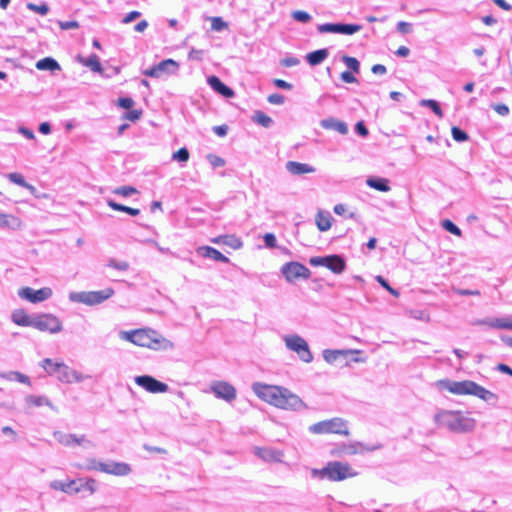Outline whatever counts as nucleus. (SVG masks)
<instances>
[{
	"label": "nucleus",
	"mask_w": 512,
	"mask_h": 512,
	"mask_svg": "<svg viewBox=\"0 0 512 512\" xmlns=\"http://www.w3.org/2000/svg\"><path fill=\"white\" fill-rule=\"evenodd\" d=\"M252 389L262 401L279 409L300 410L306 408L302 399L285 387L254 383Z\"/></svg>",
	"instance_id": "1"
},
{
	"label": "nucleus",
	"mask_w": 512,
	"mask_h": 512,
	"mask_svg": "<svg viewBox=\"0 0 512 512\" xmlns=\"http://www.w3.org/2000/svg\"><path fill=\"white\" fill-rule=\"evenodd\" d=\"M252 389L262 401L279 409L300 410L306 408L302 399L285 387L254 383Z\"/></svg>",
	"instance_id": "2"
},
{
	"label": "nucleus",
	"mask_w": 512,
	"mask_h": 512,
	"mask_svg": "<svg viewBox=\"0 0 512 512\" xmlns=\"http://www.w3.org/2000/svg\"><path fill=\"white\" fill-rule=\"evenodd\" d=\"M122 338L137 346L153 350H166L173 346L168 339L150 328L123 332Z\"/></svg>",
	"instance_id": "3"
},
{
	"label": "nucleus",
	"mask_w": 512,
	"mask_h": 512,
	"mask_svg": "<svg viewBox=\"0 0 512 512\" xmlns=\"http://www.w3.org/2000/svg\"><path fill=\"white\" fill-rule=\"evenodd\" d=\"M435 423L454 432H469L475 427V420L470 413L462 411L442 410L434 417Z\"/></svg>",
	"instance_id": "4"
},
{
	"label": "nucleus",
	"mask_w": 512,
	"mask_h": 512,
	"mask_svg": "<svg viewBox=\"0 0 512 512\" xmlns=\"http://www.w3.org/2000/svg\"><path fill=\"white\" fill-rule=\"evenodd\" d=\"M312 475L319 479H329L333 482L343 481L347 478L357 476V472L353 470L349 463L332 461L322 469H313Z\"/></svg>",
	"instance_id": "5"
},
{
	"label": "nucleus",
	"mask_w": 512,
	"mask_h": 512,
	"mask_svg": "<svg viewBox=\"0 0 512 512\" xmlns=\"http://www.w3.org/2000/svg\"><path fill=\"white\" fill-rule=\"evenodd\" d=\"M444 386L450 393L455 395H473L484 401L497 398L494 393L471 380L446 381L444 382Z\"/></svg>",
	"instance_id": "6"
},
{
	"label": "nucleus",
	"mask_w": 512,
	"mask_h": 512,
	"mask_svg": "<svg viewBox=\"0 0 512 512\" xmlns=\"http://www.w3.org/2000/svg\"><path fill=\"white\" fill-rule=\"evenodd\" d=\"M361 350L347 349V350H332L327 349L323 351V358L329 364H341L343 366L349 365L351 362H364L365 358L360 357Z\"/></svg>",
	"instance_id": "7"
},
{
	"label": "nucleus",
	"mask_w": 512,
	"mask_h": 512,
	"mask_svg": "<svg viewBox=\"0 0 512 512\" xmlns=\"http://www.w3.org/2000/svg\"><path fill=\"white\" fill-rule=\"evenodd\" d=\"M309 431L313 434L349 435V428L346 421L338 417L317 422L309 427Z\"/></svg>",
	"instance_id": "8"
},
{
	"label": "nucleus",
	"mask_w": 512,
	"mask_h": 512,
	"mask_svg": "<svg viewBox=\"0 0 512 512\" xmlns=\"http://www.w3.org/2000/svg\"><path fill=\"white\" fill-rule=\"evenodd\" d=\"M309 264L313 267H325L334 274H341L346 269L345 259L336 254L311 257Z\"/></svg>",
	"instance_id": "9"
},
{
	"label": "nucleus",
	"mask_w": 512,
	"mask_h": 512,
	"mask_svg": "<svg viewBox=\"0 0 512 512\" xmlns=\"http://www.w3.org/2000/svg\"><path fill=\"white\" fill-rule=\"evenodd\" d=\"M88 468L115 476H126L131 472L130 465L125 462L104 463L92 460Z\"/></svg>",
	"instance_id": "10"
},
{
	"label": "nucleus",
	"mask_w": 512,
	"mask_h": 512,
	"mask_svg": "<svg viewBox=\"0 0 512 512\" xmlns=\"http://www.w3.org/2000/svg\"><path fill=\"white\" fill-rule=\"evenodd\" d=\"M281 272L288 282H294L299 279H308L311 275L310 270L299 262H288L281 268Z\"/></svg>",
	"instance_id": "11"
},
{
	"label": "nucleus",
	"mask_w": 512,
	"mask_h": 512,
	"mask_svg": "<svg viewBox=\"0 0 512 512\" xmlns=\"http://www.w3.org/2000/svg\"><path fill=\"white\" fill-rule=\"evenodd\" d=\"M286 346L296 352L300 359L306 363L312 361L313 356L309 350L307 342L297 335H291L285 338Z\"/></svg>",
	"instance_id": "12"
},
{
	"label": "nucleus",
	"mask_w": 512,
	"mask_h": 512,
	"mask_svg": "<svg viewBox=\"0 0 512 512\" xmlns=\"http://www.w3.org/2000/svg\"><path fill=\"white\" fill-rule=\"evenodd\" d=\"M33 327L42 332L57 333L62 330V323L52 314H41L34 318Z\"/></svg>",
	"instance_id": "13"
},
{
	"label": "nucleus",
	"mask_w": 512,
	"mask_h": 512,
	"mask_svg": "<svg viewBox=\"0 0 512 512\" xmlns=\"http://www.w3.org/2000/svg\"><path fill=\"white\" fill-rule=\"evenodd\" d=\"M18 295L20 298L31 303H39L50 298L52 296V290L49 287H43L38 290H34L30 287H22L19 289Z\"/></svg>",
	"instance_id": "14"
},
{
	"label": "nucleus",
	"mask_w": 512,
	"mask_h": 512,
	"mask_svg": "<svg viewBox=\"0 0 512 512\" xmlns=\"http://www.w3.org/2000/svg\"><path fill=\"white\" fill-rule=\"evenodd\" d=\"M320 33H340L345 35H352L362 29L358 24H341V23H325L318 26Z\"/></svg>",
	"instance_id": "15"
},
{
	"label": "nucleus",
	"mask_w": 512,
	"mask_h": 512,
	"mask_svg": "<svg viewBox=\"0 0 512 512\" xmlns=\"http://www.w3.org/2000/svg\"><path fill=\"white\" fill-rule=\"evenodd\" d=\"M114 294V290L112 288H105L99 291H88L81 292L78 295V299L80 302L87 305H96L100 304L103 301L107 300Z\"/></svg>",
	"instance_id": "16"
},
{
	"label": "nucleus",
	"mask_w": 512,
	"mask_h": 512,
	"mask_svg": "<svg viewBox=\"0 0 512 512\" xmlns=\"http://www.w3.org/2000/svg\"><path fill=\"white\" fill-rule=\"evenodd\" d=\"M135 383L150 393H165L168 391V386L158 381L152 376L141 375L135 378Z\"/></svg>",
	"instance_id": "17"
},
{
	"label": "nucleus",
	"mask_w": 512,
	"mask_h": 512,
	"mask_svg": "<svg viewBox=\"0 0 512 512\" xmlns=\"http://www.w3.org/2000/svg\"><path fill=\"white\" fill-rule=\"evenodd\" d=\"M54 437L63 446L66 447H74V446H83L90 444V441L86 438L84 434H69L62 431L54 432Z\"/></svg>",
	"instance_id": "18"
},
{
	"label": "nucleus",
	"mask_w": 512,
	"mask_h": 512,
	"mask_svg": "<svg viewBox=\"0 0 512 512\" xmlns=\"http://www.w3.org/2000/svg\"><path fill=\"white\" fill-rule=\"evenodd\" d=\"M211 389L217 397L222 398L226 401H232L236 398V390L228 382H225V381L214 382L211 386Z\"/></svg>",
	"instance_id": "19"
},
{
	"label": "nucleus",
	"mask_w": 512,
	"mask_h": 512,
	"mask_svg": "<svg viewBox=\"0 0 512 512\" xmlns=\"http://www.w3.org/2000/svg\"><path fill=\"white\" fill-rule=\"evenodd\" d=\"M373 448H369L364 446L361 443H350L344 444L340 447L334 448L331 451V454L334 456H342V455H355L360 454L366 451H372Z\"/></svg>",
	"instance_id": "20"
},
{
	"label": "nucleus",
	"mask_w": 512,
	"mask_h": 512,
	"mask_svg": "<svg viewBox=\"0 0 512 512\" xmlns=\"http://www.w3.org/2000/svg\"><path fill=\"white\" fill-rule=\"evenodd\" d=\"M56 376L61 382L64 383H74L85 379V377L82 374L70 368L64 362L62 363V366Z\"/></svg>",
	"instance_id": "21"
},
{
	"label": "nucleus",
	"mask_w": 512,
	"mask_h": 512,
	"mask_svg": "<svg viewBox=\"0 0 512 512\" xmlns=\"http://www.w3.org/2000/svg\"><path fill=\"white\" fill-rule=\"evenodd\" d=\"M211 242L218 245L227 246L233 250L240 249L243 245L241 239L234 234L219 235L211 239Z\"/></svg>",
	"instance_id": "22"
},
{
	"label": "nucleus",
	"mask_w": 512,
	"mask_h": 512,
	"mask_svg": "<svg viewBox=\"0 0 512 512\" xmlns=\"http://www.w3.org/2000/svg\"><path fill=\"white\" fill-rule=\"evenodd\" d=\"M255 454L267 462H281L283 457L281 451L265 447L255 448Z\"/></svg>",
	"instance_id": "23"
},
{
	"label": "nucleus",
	"mask_w": 512,
	"mask_h": 512,
	"mask_svg": "<svg viewBox=\"0 0 512 512\" xmlns=\"http://www.w3.org/2000/svg\"><path fill=\"white\" fill-rule=\"evenodd\" d=\"M11 319L18 326L33 327L34 318H31L24 309L14 310L12 312Z\"/></svg>",
	"instance_id": "24"
},
{
	"label": "nucleus",
	"mask_w": 512,
	"mask_h": 512,
	"mask_svg": "<svg viewBox=\"0 0 512 512\" xmlns=\"http://www.w3.org/2000/svg\"><path fill=\"white\" fill-rule=\"evenodd\" d=\"M197 252L202 255L203 257L212 258L215 261L228 263L229 259L225 255H223L220 251L217 249L210 247V246H202L197 249Z\"/></svg>",
	"instance_id": "25"
},
{
	"label": "nucleus",
	"mask_w": 512,
	"mask_h": 512,
	"mask_svg": "<svg viewBox=\"0 0 512 512\" xmlns=\"http://www.w3.org/2000/svg\"><path fill=\"white\" fill-rule=\"evenodd\" d=\"M208 83L216 92L223 95L224 97L231 98L234 96V91L222 83L217 76L209 77Z\"/></svg>",
	"instance_id": "26"
},
{
	"label": "nucleus",
	"mask_w": 512,
	"mask_h": 512,
	"mask_svg": "<svg viewBox=\"0 0 512 512\" xmlns=\"http://www.w3.org/2000/svg\"><path fill=\"white\" fill-rule=\"evenodd\" d=\"M286 169L293 175H303L313 173L315 171L314 167L296 161L287 162Z\"/></svg>",
	"instance_id": "27"
},
{
	"label": "nucleus",
	"mask_w": 512,
	"mask_h": 512,
	"mask_svg": "<svg viewBox=\"0 0 512 512\" xmlns=\"http://www.w3.org/2000/svg\"><path fill=\"white\" fill-rule=\"evenodd\" d=\"M315 224L319 231L326 232L332 226V217L328 212L319 210L315 215Z\"/></svg>",
	"instance_id": "28"
},
{
	"label": "nucleus",
	"mask_w": 512,
	"mask_h": 512,
	"mask_svg": "<svg viewBox=\"0 0 512 512\" xmlns=\"http://www.w3.org/2000/svg\"><path fill=\"white\" fill-rule=\"evenodd\" d=\"M321 126L325 129L335 130L338 133L345 135L348 133V127L343 121L329 118L321 121Z\"/></svg>",
	"instance_id": "29"
},
{
	"label": "nucleus",
	"mask_w": 512,
	"mask_h": 512,
	"mask_svg": "<svg viewBox=\"0 0 512 512\" xmlns=\"http://www.w3.org/2000/svg\"><path fill=\"white\" fill-rule=\"evenodd\" d=\"M22 226L21 220L11 214L0 213V227L19 229Z\"/></svg>",
	"instance_id": "30"
},
{
	"label": "nucleus",
	"mask_w": 512,
	"mask_h": 512,
	"mask_svg": "<svg viewBox=\"0 0 512 512\" xmlns=\"http://www.w3.org/2000/svg\"><path fill=\"white\" fill-rule=\"evenodd\" d=\"M78 61L94 72L101 73L103 71L99 58L95 54L91 55L89 58H83L79 56Z\"/></svg>",
	"instance_id": "31"
},
{
	"label": "nucleus",
	"mask_w": 512,
	"mask_h": 512,
	"mask_svg": "<svg viewBox=\"0 0 512 512\" xmlns=\"http://www.w3.org/2000/svg\"><path fill=\"white\" fill-rule=\"evenodd\" d=\"M52 487L65 493H77L81 490V488L77 486L76 480H69L66 482H54L52 484Z\"/></svg>",
	"instance_id": "32"
},
{
	"label": "nucleus",
	"mask_w": 512,
	"mask_h": 512,
	"mask_svg": "<svg viewBox=\"0 0 512 512\" xmlns=\"http://www.w3.org/2000/svg\"><path fill=\"white\" fill-rule=\"evenodd\" d=\"M63 361L53 360L50 358H46L42 361L41 367L49 374V375H57Z\"/></svg>",
	"instance_id": "33"
},
{
	"label": "nucleus",
	"mask_w": 512,
	"mask_h": 512,
	"mask_svg": "<svg viewBox=\"0 0 512 512\" xmlns=\"http://www.w3.org/2000/svg\"><path fill=\"white\" fill-rule=\"evenodd\" d=\"M327 56V49H319L311 53H308L306 59L310 65L315 66L323 62L327 58Z\"/></svg>",
	"instance_id": "34"
},
{
	"label": "nucleus",
	"mask_w": 512,
	"mask_h": 512,
	"mask_svg": "<svg viewBox=\"0 0 512 512\" xmlns=\"http://www.w3.org/2000/svg\"><path fill=\"white\" fill-rule=\"evenodd\" d=\"M366 184L381 192H388L390 190L388 180L385 178H368Z\"/></svg>",
	"instance_id": "35"
},
{
	"label": "nucleus",
	"mask_w": 512,
	"mask_h": 512,
	"mask_svg": "<svg viewBox=\"0 0 512 512\" xmlns=\"http://www.w3.org/2000/svg\"><path fill=\"white\" fill-rule=\"evenodd\" d=\"M25 401L27 406L30 408L50 406L49 400L44 396L29 395L26 397Z\"/></svg>",
	"instance_id": "36"
},
{
	"label": "nucleus",
	"mask_w": 512,
	"mask_h": 512,
	"mask_svg": "<svg viewBox=\"0 0 512 512\" xmlns=\"http://www.w3.org/2000/svg\"><path fill=\"white\" fill-rule=\"evenodd\" d=\"M36 67L39 70H50V71L60 69V65L58 64V62L49 57L39 60L36 63Z\"/></svg>",
	"instance_id": "37"
},
{
	"label": "nucleus",
	"mask_w": 512,
	"mask_h": 512,
	"mask_svg": "<svg viewBox=\"0 0 512 512\" xmlns=\"http://www.w3.org/2000/svg\"><path fill=\"white\" fill-rule=\"evenodd\" d=\"M108 206L115 211L125 212L131 216H137L140 213V210L137 208L125 206V205L119 204L117 202H114L112 200L108 201Z\"/></svg>",
	"instance_id": "38"
},
{
	"label": "nucleus",
	"mask_w": 512,
	"mask_h": 512,
	"mask_svg": "<svg viewBox=\"0 0 512 512\" xmlns=\"http://www.w3.org/2000/svg\"><path fill=\"white\" fill-rule=\"evenodd\" d=\"M342 61L355 74L360 72V63L355 57L344 55Z\"/></svg>",
	"instance_id": "39"
},
{
	"label": "nucleus",
	"mask_w": 512,
	"mask_h": 512,
	"mask_svg": "<svg viewBox=\"0 0 512 512\" xmlns=\"http://www.w3.org/2000/svg\"><path fill=\"white\" fill-rule=\"evenodd\" d=\"M420 105L421 106H426V107H429L432 109V111L439 117V118H442L443 117V111L441 109V107L439 106V104L435 101V100H432V99H424L420 102Z\"/></svg>",
	"instance_id": "40"
},
{
	"label": "nucleus",
	"mask_w": 512,
	"mask_h": 512,
	"mask_svg": "<svg viewBox=\"0 0 512 512\" xmlns=\"http://www.w3.org/2000/svg\"><path fill=\"white\" fill-rule=\"evenodd\" d=\"M159 74L168 70L169 67H172L173 71H176L179 67V64L173 59H166L161 61L156 65Z\"/></svg>",
	"instance_id": "41"
},
{
	"label": "nucleus",
	"mask_w": 512,
	"mask_h": 512,
	"mask_svg": "<svg viewBox=\"0 0 512 512\" xmlns=\"http://www.w3.org/2000/svg\"><path fill=\"white\" fill-rule=\"evenodd\" d=\"M8 178H9L13 183H15V184H17V185H20V186H22V187H25V188H27V189H29V190H31V191H32V190H34V187H33V186H31L30 184H28V183L24 180V177H23L20 173H16V172H14V173H10V174L8 175Z\"/></svg>",
	"instance_id": "42"
},
{
	"label": "nucleus",
	"mask_w": 512,
	"mask_h": 512,
	"mask_svg": "<svg viewBox=\"0 0 512 512\" xmlns=\"http://www.w3.org/2000/svg\"><path fill=\"white\" fill-rule=\"evenodd\" d=\"M253 120L263 127H269L272 119L262 111H256Z\"/></svg>",
	"instance_id": "43"
},
{
	"label": "nucleus",
	"mask_w": 512,
	"mask_h": 512,
	"mask_svg": "<svg viewBox=\"0 0 512 512\" xmlns=\"http://www.w3.org/2000/svg\"><path fill=\"white\" fill-rule=\"evenodd\" d=\"M113 192H114V194H117V195H120L123 197H128L130 195L137 194L138 190L132 186H121V187L115 188Z\"/></svg>",
	"instance_id": "44"
},
{
	"label": "nucleus",
	"mask_w": 512,
	"mask_h": 512,
	"mask_svg": "<svg viewBox=\"0 0 512 512\" xmlns=\"http://www.w3.org/2000/svg\"><path fill=\"white\" fill-rule=\"evenodd\" d=\"M451 133H452L453 139L457 142H464V141H467L469 138L468 134L465 131L461 130L457 126H453L451 128Z\"/></svg>",
	"instance_id": "45"
},
{
	"label": "nucleus",
	"mask_w": 512,
	"mask_h": 512,
	"mask_svg": "<svg viewBox=\"0 0 512 512\" xmlns=\"http://www.w3.org/2000/svg\"><path fill=\"white\" fill-rule=\"evenodd\" d=\"M190 157V153L187 148L182 147L173 153L172 159L178 162H186Z\"/></svg>",
	"instance_id": "46"
},
{
	"label": "nucleus",
	"mask_w": 512,
	"mask_h": 512,
	"mask_svg": "<svg viewBox=\"0 0 512 512\" xmlns=\"http://www.w3.org/2000/svg\"><path fill=\"white\" fill-rule=\"evenodd\" d=\"M211 21V29L214 31H221L228 28V23L225 22L221 17H212Z\"/></svg>",
	"instance_id": "47"
},
{
	"label": "nucleus",
	"mask_w": 512,
	"mask_h": 512,
	"mask_svg": "<svg viewBox=\"0 0 512 512\" xmlns=\"http://www.w3.org/2000/svg\"><path fill=\"white\" fill-rule=\"evenodd\" d=\"M442 227L455 236L460 237L462 235L461 230L451 220H443Z\"/></svg>",
	"instance_id": "48"
},
{
	"label": "nucleus",
	"mask_w": 512,
	"mask_h": 512,
	"mask_svg": "<svg viewBox=\"0 0 512 512\" xmlns=\"http://www.w3.org/2000/svg\"><path fill=\"white\" fill-rule=\"evenodd\" d=\"M376 280L377 282L384 288L386 289L391 295H393L394 297H399L400 293L395 290L394 288H392L389 283L380 275L376 276Z\"/></svg>",
	"instance_id": "49"
},
{
	"label": "nucleus",
	"mask_w": 512,
	"mask_h": 512,
	"mask_svg": "<svg viewBox=\"0 0 512 512\" xmlns=\"http://www.w3.org/2000/svg\"><path fill=\"white\" fill-rule=\"evenodd\" d=\"M491 327L512 330V320L496 319L490 324Z\"/></svg>",
	"instance_id": "50"
},
{
	"label": "nucleus",
	"mask_w": 512,
	"mask_h": 512,
	"mask_svg": "<svg viewBox=\"0 0 512 512\" xmlns=\"http://www.w3.org/2000/svg\"><path fill=\"white\" fill-rule=\"evenodd\" d=\"M292 18L302 23H307L311 20V16L302 10L293 11Z\"/></svg>",
	"instance_id": "51"
},
{
	"label": "nucleus",
	"mask_w": 512,
	"mask_h": 512,
	"mask_svg": "<svg viewBox=\"0 0 512 512\" xmlns=\"http://www.w3.org/2000/svg\"><path fill=\"white\" fill-rule=\"evenodd\" d=\"M355 73L352 71H343L340 74V78L344 83L352 84L358 83V79L354 75Z\"/></svg>",
	"instance_id": "52"
},
{
	"label": "nucleus",
	"mask_w": 512,
	"mask_h": 512,
	"mask_svg": "<svg viewBox=\"0 0 512 512\" xmlns=\"http://www.w3.org/2000/svg\"><path fill=\"white\" fill-rule=\"evenodd\" d=\"M27 7L32 10V11H35L37 13H39L40 15H46L49 11V8L46 4H42V5H36V4H28Z\"/></svg>",
	"instance_id": "53"
},
{
	"label": "nucleus",
	"mask_w": 512,
	"mask_h": 512,
	"mask_svg": "<svg viewBox=\"0 0 512 512\" xmlns=\"http://www.w3.org/2000/svg\"><path fill=\"white\" fill-rule=\"evenodd\" d=\"M493 109L501 116H505L509 113V107L504 103H497L493 105Z\"/></svg>",
	"instance_id": "54"
},
{
	"label": "nucleus",
	"mask_w": 512,
	"mask_h": 512,
	"mask_svg": "<svg viewBox=\"0 0 512 512\" xmlns=\"http://www.w3.org/2000/svg\"><path fill=\"white\" fill-rule=\"evenodd\" d=\"M268 102L274 105H281L284 103V97L281 94L274 93L268 96Z\"/></svg>",
	"instance_id": "55"
},
{
	"label": "nucleus",
	"mask_w": 512,
	"mask_h": 512,
	"mask_svg": "<svg viewBox=\"0 0 512 512\" xmlns=\"http://www.w3.org/2000/svg\"><path fill=\"white\" fill-rule=\"evenodd\" d=\"M397 30L402 34L410 33L412 31V25L408 22L400 21L397 24Z\"/></svg>",
	"instance_id": "56"
},
{
	"label": "nucleus",
	"mask_w": 512,
	"mask_h": 512,
	"mask_svg": "<svg viewBox=\"0 0 512 512\" xmlns=\"http://www.w3.org/2000/svg\"><path fill=\"white\" fill-rule=\"evenodd\" d=\"M141 115H142L141 110H137V109L130 110L124 115V118L127 120H130V121H136L141 117Z\"/></svg>",
	"instance_id": "57"
},
{
	"label": "nucleus",
	"mask_w": 512,
	"mask_h": 512,
	"mask_svg": "<svg viewBox=\"0 0 512 512\" xmlns=\"http://www.w3.org/2000/svg\"><path fill=\"white\" fill-rule=\"evenodd\" d=\"M117 104L121 108L130 109L133 106L134 101L131 98H129V97L119 98Z\"/></svg>",
	"instance_id": "58"
},
{
	"label": "nucleus",
	"mask_w": 512,
	"mask_h": 512,
	"mask_svg": "<svg viewBox=\"0 0 512 512\" xmlns=\"http://www.w3.org/2000/svg\"><path fill=\"white\" fill-rule=\"evenodd\" d=\"M264 243L269 248H275L276 247V238L273 234L267 233L264 235Z\"/></svg>",
	"instance_id": "59"
},
{
	"label": "nucleus",
	"mask_w": 512,
	"mask_h": 512,
	"mask_svg": "<svg viewBox=\"0 0 512 512\" xmlns=\"http://www.w3.org/2000/svg\"><path fill=\"white\" fill-rule=\"evenodd\" d=\"M109 266L114 267L118 270H122V271H125L129 268V264L125 261L117 262L115 260H110Z\"/></svg>",
	"instance_id": "60"
},
{
	"label": "nucleus",
	"mask_w": 512,
	"mask_h": 512,
	"mask_svg": "<svg viewBox=\"0 0 512 512\" xmlns=\"http://www.w3.org/2000/svg\"><path fill=\"white\" fill-rule=\"evenodd\" d=\"M59 27L62 30L76 29L79 27V24L77 21H63L59 23Z\"/></svg>",
	"instance_id": "61"
},
{
	"label": "nucleus",
	"mask_w": 512,
	"mask_h": 512,
	"mask_svg": "<svg viewBox=\"0 0 512 512\" xmlns=\"http://www.w3.org/2000/svg\"><path fill=\"white\" fill-rule=\"evenodd\" d=\"M355 130L362 137H366L369 134L368 129L366 128V126L364 125V123L362 121H359L356 123Z\"/></svg>",
	"instance_id": "62"
},
{
	"label": "nucleus",
	"mask_w": 512,
	"mask_h": 512,
	"mask_svg": "<svg viewBox=\"0 0 512 512\" xmlns=\"http://www.w3.org/2000/svg\"><path fill=\"white\" fill-rule=\"evenodd\" d=\"M274 85L281 89L290 90L292 88V85L282 79H275L273 81Z\"/></svg>",
	"instance_id": "63"
},
{
	"label": "nucleus",
	"mask_w": 512,
	"mask_h": 512,
	"mask_svg": "<svg viewBox=\"0 0 512 512\" xmlns=\"http://www.w3.org/2000/svg\"><path fill=\"white\" fill-rule=\"evenodd\" d=\"M213 131L219 136L224 137L227 134L228 127L226 125L214 126Z\"/></svg>",
	"instance_id": "64"
}]
</instances>
